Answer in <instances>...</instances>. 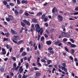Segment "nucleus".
<instances>
[{
	"label": "nucleus",
	"mask_w": 78,
	"mask_h": 78,
	"mask_svg": "<svg viewBox=\"0 0 78 78\" xmlns=\"http://www.w3.org/2000/svg\"><path fill=\"white\" fill-rule=\"evenodd\" d=\"M4 70H5V67L4 66H2L0 69L1 72H3Z\"/></svg>",
	"instance_id": "nucleus-9"
},
{
	"label": "nucleus",
	"mask_w": 78,
	"mask_h": 78,
	"mask_svg": "<svg viewBox=\"0 0 78 78\" xmlns=\"http://www.w3.org/2000/svg\"><path fill=\"white\" fill-rule=\"evenodd\" d=\"M2 52H1V54H2V55H6V50H5V48H2Z\"/></svg>",
	"instance_id": "nucleus-5"
},
{
	"label": "nucleus",
	"mask_w": 78,
	"mask_h": 78,
	"mask_svg": "<svg viewBox=\"0 0 78 78\" xmlns=\"http://www.w3.org/2000/svg\"><path fill=\"white\" fill-rule=\"evenodd\" d=\"M20 23H21V25L23 27H25L26 26V25L23 22H22V21H21L20 22Z\"/></svg>",
	"instance_id": "nucleus-11"
},
{
	"label": "nucleus",
	"mask_w": 78,
	"mask_h": 78,
	"mask_svg": "<svg viewBox=\"0 0 78 78\" xmlns=\"http://www.w3.org/2000/svg\"><path fill=\"white\" fill-rule=\"evenodd\" d=\"M41 62H46V61L44 60V59H42L41 60Z\"/></svg>",
	"instance_id": "nucleus-41"
},
{
	"label": "nucleus",
	"mask_w": 78,
	"mask_h": 78,
	"mask_svg": "<svg viewBox=\"0 0 78 78\" xmlns=\"http://www.w3.org/2000/svg\"><path fill=\"white\" fill-rule=\"evenodd\" d=\"M48 50H50V51H51V50H53V48H52L49 47L48 48Z\"/></svg>",
	"instance_id": "nucleus-51"
},
{
	"label": "nucleus",
	"mask_w": 78,
	"mask_h": 78,
	"mask_svg": "<svg viewBox=\"0 0 78 78\" xmlns=\"http://www.w3.org/2000/svg\"><path fill=\"white\" fill-rule=\"evenodd\" d=\"M68 44H69V45H71V47H72V48H76V45L72 44L71 42H68Z\"/></svg>",
	"instance_id": "nucleus-3"
},
{
	"label": "nucleus",
	"mask_w": 78,
	"mask_h": 78,
	"mask_svg": "<svg viewBox=\"0 0 78 78\" xmlns=\"http://www.w3.org/2000/svg\"><path fill=\"white\" fill-rule=\"evenodd\" d=\"M59 43H60V41L58 40L57 42L54 43V44L55 45H58V44H59Z\"/></svg>",
	"instance_id": "nucleus-19"
},
{
	"label": "nucleus",
	"mask_w": 78,
	"mask_h": 78,
	"mask_svg": "<svg viewBox=\"0 0 78 78\" xmlns=\"http://www.w3.org/2000/svg\"><path fill=\"white\" fill-rule=\"evenodd\" d=\"M48 67H49V68H50V67H53V65H48Z\"/></svg>",
	"instance_id": "nucleus-60"
},
{
	"label": "nucleus",
	"mask_w": 78,
	"mask_h": 78,
	"mask_svg": "<svg viewBox=\"0 0 78 78\" xmlns=\"http://www.w3.org/2000/svg\"><path fill=\"white\" fill-rule=\"evenodd\" d=\"M40 37H41V35H39L38 36L37 39V40L38 41H39V40H40Z\"/></svg>",
	"instance_id": "nucleus-38"
},
{
	"label": "nucleus",
	"mask_w": 78,
	"mask_h": 78,
	"mask_svg": "<svg viewBox=\"0 0 78 78\" xmlns=\"http://www.w3.org/2000/svg\"><path fill=\"white\" fill-rule=\"evenodd\" d=\"M63 42H66V41H67V39L66 38H64L63 40Z\"/></svg>",
	"instance_id": "nucleus-42"
},
{
	"label": "nucleus",
	"mask_w": 78,
	"mask_h": 78,
	"mask_svg": "<svg viewBox=\"0 0 78 78\" xmlns=\"http://www.w3.org/2000/svg\"><path fill=\"white\" fill-rule=\"evenodd\" d=\"M75 11H78V6L76 7L75 9Z\"/></svg>",
	"instance_id": "nucleus-63"
},
{
	"label": "nucleus",
	"mask_w": 78,
	"mask_h": 78,
	"mask_svg": "<svg viewBox=\"0 0 78 78\" xmlns=\"http://www.w3.org/2000/svg\"><path fill=\"white\" fill-rule=\"evenodd\" d=\"M58 18H59V21L61 22L63 20V17L62 16H61L60 15H58Z\"/></svg>",
	"instance_id": "nucleus-6"
},
{
	"label": "nucleus",
	"mask_w": 78,
	"mask_h": 78,
	"mask_svg": "<svg viewBox=\"0 0 78 78\" xmlns=\"http://www.w3.org/2000/svg\"><path fill=\"white\" fill-rule=\"evenodd\" d=\"M47 20H48V18H45L44 19V20L45 22H46L47 21Z\"/></svg>",
	"instance_id": "nucleus-44"
},
{
	"label": "nucleus",
	"mask_w": 78,
	"mask_h": 78,
	"mask_svg": "<svg viewBox=\"0 0 78 78\" xmlns=\"http://www.w3.org/2000/svg\"><path fill=\"white\" fill-rule=\"evenodd\" d=\"M32 22H34L35 23H37V20L35 19H33L32 20Z\"/></svg>",
	"instance_id": "nucleus-13"
},
{
	"label": "nucleus",
	"mask_w": 78,
	"mask_h": 78,
	"mask_svg": "<svg viewBox=\"0 0 78 78\" xmlns=\"http://www.w3.org/2000/svg\"><path fill=\"white\" fill-rule=\"evenodd\" d=\"M21 2L22 3H25V4H28V1H27L22 0Z\"/></svg>",
	"instance_id": "nucleus-15"
},
{
	"label": "nucleus",
	"mask_w": 78,
	"mask_h": 78,
	"mask_svg": "<svg viewBox=\"0 0 78 78\" xmlns=\"http://www.w3.org/2000/svg\"><path fill=\"white\" fill-rule=\"evenodd\" d=\"M35 75L37 76H39L41 75V73H36Z\"/></svg>",
	"instance_id": "nucleus-20"
},
{
	"label": "nucleus",
	"mask_w": 78,
	"mask_h": 78,
	"mask_svg": "<svg viewBox=\"0 0 78 78\" xmlns=\"http://www.w3.org/2000/svg\"><path fill=\"white\" fill-rule=\"evenodd\" d=\"M26 69H28V67L29 66V64H28V63L26 64Z\"/></svg>",
	"instance_id": "nucleus-37"
},
{
	"label": "nucleus",
	"mask_w": 78,
	"mask_h": 78,
	"mask_svg": "<svg viewBox=\"0 0 78 78\" xmlns=\"http://www.w3.org/2000/svg\"><path fill=\"white\" fill-rule=\"evenodd\" d=\"M34 69L35 70H39V69L36 67H34Z\"/></svg>",
	"instance_id": "nucleus-39"
},
{
	"label": "nucleus",
	"mask_w": 78,
	"mask_h": 78,
	"mask_svg": "<svg viewBox=\"0 0 78 78\" xmlns=\"http://www.w3.org/2000/svg\"><path fill=\"white\" fill-rule=\"evenodd\" d=\"M69 58L71 60L73 61V58L72 56H69Z\"/></svg>",
	"instance_id": "nucleus-50"
},
{
	"label": "nucleus",
	"mask_w": 78,
	"mask_h": 78,
	"mask_svg": "<svg viewBox=\"0 0 78 78\" xmlns=\"http://www.w3.org/2000/svg\"><path fill=\"white\" fill-rule=\"evenodd\" d=\"M44 36L46 38L48 37V35L46 34H44Z\"/></svg>",
	"instance_id": "nucleus-59"
},
{
	"label": "nucleus",
	"mask_w": 78,
	"mask_h": 78,
	"mask_svg": "<svg viewBox=\"0 0 78 78\" xmlns=\"http://www.w3.org/2000/svg\"><path fill=\"white\" fill-rule=\"evenodd\" d=\"M9 39L8 38H6V37H4L3 39V41H8Z\"/></svg>",
	"instance_id": "nucleus-32"
},
{
	"label": "nucleus",
	"mask_w": 78,
	"mask_h": 78,
	"mask_svg": "<svg viewBox=\"0 0 78 78\" xmlns=\"http://www.w3.org/2000/svg\"><path fill=\"white\" fill-rule=\"evenodd\" d=\"M71 52L72 53H73V54L75 53V50L74 49H72L71 50Z\"/></svg>",
	"instance_id": "nucleus-34"
},
{
	"label": "nucleus",
	"mask_w": 78,
	"mask_h": 78,
	"mask_svg": "<svg viewBox=\"0 0 78 78\" xmlns=\"http://www.w3.org/2000/svg\"><path fill=\"white\" fill-rule=\"evenodd\" d=\"M33 41H30L29 42V44H30V45H31V46H33Z\"/></svg>",
	"instance_id": "nucleus-35"
},
{
	"label": "nucleus",
	"mask_w": 78,
	"mask_h": 78,
	"mask_svg": "<svg viewBox=\"0 0 78 78\" xmlns=\"http://www.w3.org/2000/svg\"><path fill=\"white\" fill-rule=\"evenodd\" d=\"M66 37H67L68 38H69L70 37V35L69 34H67V35H66Z\"/></svg>",
	"instance_id": "nucleus-40"
},
{
	"label": "nucleus",
	"mask_w": 78,
	"mask_h": 78,
	"mask_svg": "<svg viewBox=\"0 0 78 78\" xmlns=\"http://www.w3.org/2000/svg\"><path fill=\"white\" fill-rule=\"evenodd\" d=\"M19 56H20V54H18L16 56V58L17 59V58H19Z\"/></svg>",
	"instance_id": "nucleus-58"
},
{
	"label": "nucleus",
	"mask_w": 78,
	"mask_h": 78,
	"mask_svg": "<svg viewBox=\"0 0 78 78\" xmlns=\"http://www.w3.org/2000/svg\"><path fill=\"white\" fill-rule=\"evenodd\" d=\"M46 44L47 45H51V41H47Z\"/></svg>",
	"instance_id": "nucleus-16"
},
{
	"label": "nucleus",
	"mask_w": 78,
	"mask_h": 78,
	"mask_svg": "<svg viewBox=\"0 0 78 78\" xmlns=\"http://www.w3.org/2000/svg\"><path fill=\"white\" fill-rule=\"evenodd\" d=\"M23 70V68H20L19 70L20 73H21Z\"/></svg>",
	"instance_id": "nucleus-25"
},
{
	"label": "nucleus",
	"mask_w": 78,
	"mask_h": 78,
	"mask_svg": "<svg viewBox=\"0 0 78 78\" xmlns=\"http://www.w3.org/2000/svg\"><path fill=\"white\" fill-rule=\"evenodd\" d=\"M45 17V15L44 14H43L42 15L41 17V19L42 20H44V18Z\"/></svg>",
	"instance_id": "nucleus-23"
},
{
	"label": "nucleus",
	"mask_w": 78,
	"mask_h": 78,
	"mask_svg": "<svg viewBox=\"0 0 78 78\" xmlns=\"http://www.w3.org/2000/svg\"><path fill=\"white\" fill-rule=\"evenodd\" d=\"M78 12H76L73 13V15H78Z\"/></svg>",
	"instance_id": "nucleus-64"
},
{
	"label": "nucleus",
	"mask_w": 78,
	"mask_h": 78,
	"mask_svg": "<svg viewBox=\"0 0 78 78\" xmlns=\"http://www.w3.org/2000/svg\"><path fill=\"white\" fill-rule=\"evenodd\" d=\"M27 76H26L25 75L23 74V76H22V78H27Z\"/></svg>",
	"instance_id": "nucleus-62"
},
{
	"label": "nucleus",
	"mask_w": 78,
	"mask_h": 78,
	"mask_svg": "<svg viewBox=\"0 0 78 78\" xmlns=\"http://www.w3.org/2000/svg\"><path fill=\"white\" fill-rule=\"evenodd\" d=\"M18 37V36H14V38H13V39L14 40H16V39L15 38H17Z\"/></svg>",
	"instance_id": "nucleus-54"
},
{
	"label": "nucleus",
	"mask_w": 78,
	"mask_h": 78,
	"mask_svg": "<svg viewBox=\"0 0 78 78\" xmlns=\"http://www.w3.org/2000/svg\"><path fill=\"white\" fill-rule=\"evenodd\" d=\"M48 64H50V63L52 62V61L50 60H47V61Z\"/></svg>",
	"instance_id": "nucleus-17"
},
{
	"label": "nucleus",
	"mask_w": 78,
	"mask_h": 78,
	"mask_svg": "<svg viewBox=\"0 0 78 78\" xmlns=\"http://www.w3.org/2000/svg\"><path fill=\"white\" fill-rule=\"evenodd\" d=\"M23 12V10L22 9H20L19 11V14H22Z\"/></svg>",
	"instance_id": "nucleus-29"
},
{
	"label": "nucleus",
	"mask_w": 78,
	"mask_h": 78,
	"mask_svg": "<svg viewBox=\"0 0 78 78\" xmlns=\"http://www.w3.org/2000/svg\"><path fill=\"white\" fill-rule=\"evenodd\" d=\"M12 41L14 43H15V44H17V41H16L14 40H12Z\"/></svg>",
	"instance_id": "nucleus-45"
},
{
	"label": "nucleus",
	"mask_w": 78,
	"mask_h": 78,
	"mask_svg": "<svg viewBox=\"0 0 78 78\" xmlns=\"http://www.w3.org/2000/svg\"><path fill=\"white\" fill-rule=\"evenodd\" d=\"M23 22L25 23V24H26V25H27L28 26H30V25H31L30 22H29V21H27V20H23Z\"/></svg>",
	"instance_id": "nucleus-4"
},
{
	"label": "nucleus",
	"mask_w": 78,
	"mask_h": 78,
	"mask_svg": "<svg viewBox=\"0 0 78 78\" xmlns=\"http://www.w3.org/2000/svg\"><path fill=\"white\" fill-rule=\"evenodd\" d=\"M23 47L21 48L20 51V53H21L23 51Z\"/></svg>",
	"instance_id": "nucleus-33"
},
{
	"label": "nucleus",
	"mask_w": 78,
	"mask_h": 78,
	"mask_svg": "<svg viewBox=\"0 0 78 78\" xmlns=\"http://www.w3.org/2000/svg\"><path fill=\"white\" fill-rule=\"evenodd\" d=\"M41 41H42V42H44V36H43L41 37Z\"/></svg>",
	"instance_id": "nucleus-24"
},
{
	"label": "nucleus",
	"mask_w": 78,
	"mask_h": 78,
	"mask_svg": "<svg viewBox=\"0 0 78 78\" xmlns=\"http://www.w3.org/2000/svg\"><path fill=\"white\" fill-rule=\"evenodd\" d=\"M55 10L56 11V12H56V13H55V16H57V15L58 14V9H55Z\"/></svg>",
	"instance_id": "nucleus-31"
},
{
	"label": "nucleus",
	"mask_w": 78,
	"mask_h": 78,
	"mask_svg": "<svg viewBox=\"0 0 78 78\" xmlns=\"http://www.w3.org/2000/svg\"><path fill=\"white\" fill-rule=\"evenodd\" d=\"M55 8H54L52 9V13H55Z\"/></svg>",
	"instance_id": "nucleus-57"
},
{
	"label": "nucleus",
	"mask_w": 78,
	"mask_h": 78,
	"mask_svg": "<svg viewBox=\"0 0 78 78\" xmlns=\"http://www.w3.org/2000/svg\"><path fill=\"white\" fill-rule=\"evenodd\" d=\"M74 61L75 62H78V59H77V58H74Z\"/></svg>",
	"instance_id": "nucleus-52"
},
{
	"label": "nucleus",
	"mask_w": 78,
	"mask_h": 78,
	"mask_svg": "<svg viewBox=\"0 0 78 78\" xmlns=\"http://www.w3.org/2000/svg\"><path fill=\"white\" fill-rule=\"evenodd\" d=\"M72 2L73 4L75 5L76 2V0H72Z\"/></svg>",
	"instance_id": "nucleus-26"
},
{
	"label": "nucleus",
	"mask_w": 78,
	"mask_h": 78,
	"mask_svg": "<svg viewBox=\"0 0 78 78\" xmlns=\"http://www.w3.org/2000/svg\"><path fill=\"white\" fill-rule=\"evenodd\" d=\"M27 55V53L25 52H23L22 54V56H25Z\"/></svg>",
	"instance_id": "nucleus-22"
},
{
	"label": "nucleus",
	"mask_w": 78,
	"mask_h": 78,
	"mask_svg": "<svg viewBox=\"0 0 78 78\" xmlns=\"http://www.w3.org/2000/svg\"><path fill=\"white\" fill-rule=\"evenodd\" d=\"M14 12L15 14L16 15H17V16H18V15H19V12L16 9L15 10V11H14Z\"/></svg>",
	"instance_id": "nucleus-14"
},
{
	"label": "nucleus",
	"mask_w": 78,
	"mask_h": 78,
	"mask_svg": "<svg viewBox=\"0 0 78 78\" xmlns=\"http://www.w3.org/2000/svg\"><path fill=\"white\" fill-rule=\"evenodd\" d=\"M10 35V34H9V33L7 32V34L6 35V37H8Z\"/></svg>",
	"instance_id": "nucleus-49"
},
{
	"label": "nucleus",
	"mask_w": 78,
	"mask_h": 78,
	"mask_svg": "<svg viewBox=\"0 0 78 78\" xmlns=\"http://www.w3.org/2000/svg\"><path fill=\"white\" fill-rule=\"evenodd\" d=\"M5 19L7 22H9L11 20V19H13V17L12 15H9L8 18L6 17Z\"/></svg>",
	"instance_id": "nucleus-2"
},
{
	"label": "nucleus",
	"mask_w": 78,
	"mask_h": 78,
	"mask_svg": "<svg viewBox=\"0 0 78 78\" xmlns=\"http://www.w3.org/2000/svg\"><path fill=\"white\" fill-rule=\"evenodd\" d=\"M62 65L63 66H62L61 67H67L66 64L65 63H63L62 64Z\"/></svg>",
	"instance_id": "nucleus-18"
},
{
	"label": "nucleus",
	"mask_w": 78,
	"mask_h": 78,
	"mask_svg": "<svg viewBox=\"0 0 78 78\" xmlns=\"http://www.w3.org/2000/svg\"><path fill=\"white\" fill-rule=\"evenodd\" d=\"M23 40H20L17 42V45H20L21 44V43L23 42Z\"/></svg>",
	"instance_id": "nucleus-12"
},
{
	"label": "nucleus",
	"mask_w": 78,
	"mask_h": 78,
	"mask_svg": "<svg viewBox=\"0 0 78 78\" xmlns=\"http://www.w3.org/2000/svg\"><path fill=\"white\" fill-rule=\"evenodd\" d=\"M62 36H66V33L64 32H62Z\"/></svg>",
	"instance_id": "nucleus-30"
},
{
	"label": "nucleus",
	"mask_w": 78,
	"mask_h": 78,
	"mask_svg": "<svg viewBox=\"0 0 78 78\" xmlns=\"http://www.w3.org/2000/svg\"><path fill=\"white\" fill-rule=\"evenodd\" d=\"M17 3L18 5H19V4H20V0H17Z\"/></svg>",
	"instance_id": "nucleus-53"
},
{
	"label": "nucleus",
	"mask_w": 78,
	"mask_h": 78,
	"mask_svg": "<svg viewBox=\"0 0 78 78\" xmlns=\"http://www.w3.org/2000/svg\"><path fill=\"white\" fill-rule=\"evenodd\" d=\"M13 66L15 68H16V67L17 66V65H16V63H14L13 64Z\"/></svg>",
	"instance_id": "nucleus-36"
},
{
	"label": "nucleus",
	"mask_w": 78,
	"mask_h": 78,
	"mask_svg": "<svg viewBox=\"0 0 78 78\" xmlns=\"http://www.w3.org/2000/svg\"><path fill=\"white\" fill-rule=\"evenodd\" d=\"M6 7L8 8H9V9H10V6L8 4L7 5Z\"/></svg>",
	"instance_id": "nucleus-61"
},
{
	"label": "nucleus",
	"mask_w": 78,
	"mask_h": 78,
	"mask_svg": "<svg viewBox=\"0 0 78 78\" xmlns=\"http://www.w3.org/2000/svg\"><path fill=\"white\" fill-rule=\"evenodd\" d=\"M11 32L13 34H17V32L12 29H11Z\"/></svg>",
	"instance_id": "nucleus-8"
},
{
	"label": "nucleus",
	"mask_w": 78,
	"mask_h": 78,
	"mask_svg": "<svg viewBox=\"0 0 78 78\" xmlns=\"http://www.w3.org/2000/svg\"><path fill=\"white\" fill-rule=\"evenodd\" d=\"M65 50H66V51H67V52H69V49H67V47H65Z\"/></svg>",
	"instance_id": "nucleus-47"
},
{
	"label": "nucleus",
	"mask_w": 78,
	"mask_h": 78,
	"mask_svg": "<svg viewBox=\"0 0 78 78\" xmlns=\"http://www.w3.org/2000/svg\"><path fill=\"white\" fill-rule=\"evenodd\" d=\"M49 53H51V54H54V51H49Z\"/></svg>",
	"instance_id": "nucleus-43"
},
{
	"label": "nucleus",
	"mask_w": 78,
	"mask_h": 78,
	"mask_svg": "<svg viewBox=\"0 0 78 78\" xmlns=\"http://www.w3.org/2000/svg\"><path fill=\"white\" fill-rule=\"evenodd\" d=\"M12 59H13V60H14L15 61H16V58L14 57H13L12 58Z\"/></svg>",
	"instance_id": "nucleus-56"
},
{
	"label": "nucleus",
	"mask_w": 78,
	"mask_h": 78,
	"mask_svg": "<svg viewBox=\"0 0 78 78\" xmlns=\"http://www.w3.org/2000/svg\"><path fill=\"white\" fill-rule=\"evenodd\" d=\"M61 69L62 70H64L65 72H67V69L65 67H61Z\"/></svg>",
	"instance_id": "nucleus-7"
},
{
	"label": "nucleus",
	"mask_w": 78,
	"mask_h": 78,
	"mask_svg": "<svg viewBox=\"0 0 78 78\" xmlns=\"http://www.w3.org/2000/svg\"><path fill=\"white\" fill-rule=\"evenodd\" d=\"M70 41H71L72 43H74V40H73V39H70Z\"/></svg>",
	"instance_id": "nucleus-48"
},
{
	"label": "nucleus",
	"mask_w": 78,
	"mask_h": 78,
	"mask_svg": "<svg viewBox=\"0 0 78 78\" xmlns=\"http://www.w3.org/2000/svg\"><path fill=\"white\" fill-rule=\"evenodd\" d=\"M35 27L36 28L35 30L38 33H40V35H42L44 32L43 28L42 27L41 28V27L39 26V25L38 24H36Z\"/></svg>",
	"instance_id": "nucleus-1"
},
{
	"label": "nucleus",
	"mask_w": 78,
	"mask_h": 78,
	"mask_svg": "<svg viewBox=\"0 0 78 78\" xmlns=\"http://www.w3.org/2000/svg\"><path fill=\"white\" fill-rule=\"evenodd\" d=\"M42 15V12H39L37 14L36 16H40Z\"/></svg>",
	"instance_id": "nucleus-10"
},
{
	"label": "nucleus",
	"mask_w": 78,
	"mask_h": 78,
	"mask_svg": "<svg viewBox=\"0 0 78 78\" xmlns=\"http://www.w3.org/2000/svg\"><path fill=\"white\" fill-rule=\"evenodd\" d=\"M32 57V56L30 55V57H27V61L28 62H30V60H31V58Z\"/></svg>",
	"instance_id": "nucleus-21"
},
{
	"label": "nucleus",
	"mask_w": 78,
	"mask_h": 78,
	"mask_svg": "<svg viewBox=\"0 0 78 78\" xmlns=\"http://www.w3.org/2000/svg\"><path fill=\"white\" fill-rule=\"evenodd\" d=\"M54 30H55V29H52L50 30V32L51 33H53V31H54Z\"/></svg>",
	"instance_id": "nucleus-55"
},
{
	"label": "nucleus",
	"mask_w": 78,
	"mask_h": 78,
	"mask_svg": "<svg viewBox=\"0 0 78 78\" xmlns=\"http://www.w3.org/2000/svg\"><path fill=\"white\" fill-rule=\"evenodd\" d=\"M9 5L10 6H14V4L13 3H9Z\"/></svg>",
	"instance_id": "nucleus-46"
},
{
	"label": "nucleus",
	"mask_w": 78,
	"mask_h": 78,
	"mask_svg": "<svg viewBox=\"0 0 78 78\" xmlns=\"http://www.w3.org/2000/svg\"><path fill=\"white\" fill-rule=\"evenodd\" d=\"M3 3L5 5H6L7 4H8V2L6 1V0H4L3 1Z\"/></svg>",
	"instance_id": "nucleus-27"
},
{
	"label": "nucleus",
	"mask_w": 78,
	"mask_h": 78,
	"mask_svg": "<svg viewBox=\"0 0 78 78\" xmlns=\"http://www.w3.org/2000/svg\"><path fill=\"white\" fill-rule=\"evenodd\" d=\"M6 46L7 49H9V47H10V45H8L7 44H6Z\"/></svg>",
	"instance_id": "nucleus-28"
}]
</instances>
